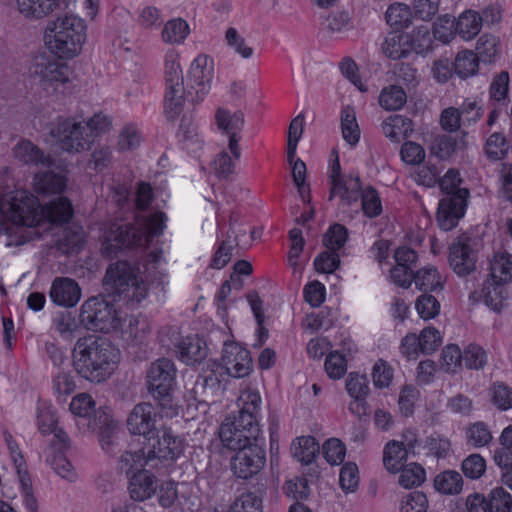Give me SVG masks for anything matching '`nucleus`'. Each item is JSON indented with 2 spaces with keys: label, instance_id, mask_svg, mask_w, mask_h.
<instances>
[{
  "label": "nucleus",
  "instance_id": "f257e3e1",
  "mask_svg": "<svg viewBox=\"0 0 512 512\" xmlns=\"http://www.w3.org/2000/svg\"><path fill=\"white\" fill-rule=\"evenodd\" d=\"M120 360V351L106 338L88 336L79 338L72 350L75 372L91 383L109 379Z\"/></svg>",
  "mask_w": 512,
  "mask_h": 512
},
{
  "label": "nucleus",
  "instance_id": "f03ea898",
  "mask_svg": "<svg viewBox=\"0 0 512 512\" xmlns=\"http://www.w3.org/2000/svg\"><path fill=\"white\" fill-rule=\"evenodd\" d=\"M166 219L163 212H156L149 217H137L135 224L112 225L102 243V254L113 257L123 249L144 246L149 238L163 233Z\"/></svg>",
  "mask_w": 512,
  "mask_h": 512
},
{
  "label": "nucleus",
  "instance_id": "7ed1b4c3",
  "mask_svg": "<svg viewBox=\"0 0 512 512\" xmlns=\"http://www.w3.org/2000/svg\"><path fill=\"white\" fill-rule=\"evenodd\" d=\"M86 39V22L75 14H65L49 21L44 34L47 49L65 60L77 57Z\"/></svg>",
  "mask_w": 512,
  "mask_h": 512
},
{
  "label": "nucleus",
  "instance_id": "20e7f679",
  "mask_svg": "<svg viewBox=\"0 0 512 512\" xmlns=\"http://www.w3.org/2000/svg\"><path fill=\"white\" fill-rule=\"evenodd\" d=\"M176 368L167 358H160L152 362L147 371L145 385L148 393L157 402L162 410H169L166 414H177L172 403V392L175 385Z\"/></svg>",
  "mask_w": 512,
  "mask_h": 512
},
{
  "label": "nucleus",
  "instance_id": "39448f33",
  "mask_svg": "<svg viewBox=\"0 0 512 512\" xmlns=\"http://www.w3.org/2000/svg\"><path fill=\"white\" fill-rule=\"evenodd\" d=\"M106 284L112 286L120 299L132 304L140 303L146 298L148 288L137 274V270L127 261H118L109 265L104 277Z\"/></svg>",
  "mask_w": 512,
  "mask_h": 512
},
{
  "label": "nucleus",
  "instance_id": "423d86ee",
  "mask_svg": "<svg viewBox=\"0 0 512 512\" xmlns=\"http://www.w3.org/2000/svg\"><path fill=\"white\" fill-rule=\"evenodd\" d=\"M29 73L47 92L55 93L59 86L69 82L68 66L46 53L33 57Z\"/></svg>",
  "mask_w": 512,
  "mask_h": 512
},
{
  "label": "nucleus",
  "instance_id": "0eeeda50",
  "mask_svg": "<svg viewBox=\"0 0 512 512\" xmlns=\"http://www.w3.org/2000/svg\"><path fill=\"white\" fill-rule=\"evenodd\" d=\"M61 149L69 153H79L90 148L93 143L92 133L87 126L76 118H59L50 130Z\"/></svg>",
  "mask_w": 512,
  "mask_h": 512
},
{
  "label": "nucleus",
  "instance_id": "6e6552de",
  "mask_svg": "<svg viewBox=\"0 0 512 512\" xmlns=\"http://www.w3.org/2000/svg\"><path fill=\"white\" fill-rule=\"evenodd\" d=\"M145 441L144 448L148 461L154 463L155 468L160 464L165 465L174 462L183 450L181 439L167 426H161L156 435H152Z\"/></svg>",
  "mask_w": 512,
  "mask_h": 512
},
{
  "label": "nucleus",
  "instance_id": "1a4fd4ad",
  "mask_svg": "<svg viewBox=\"0 0 512 512\" xmlns=\"http://www.w3.org/2000/svg\"><path fill=\"white\" fill-rule=\"evenodd\" d=\"M79 317L82 325L88 330L109 332L119 325L114 306L98 297H92L84 302Z\"/></svg>",
  "mask_w": 512,
  "mask_h": 512
},
{
  "label": "nucleus",
  "instance_id": "9d476101",
  "mask_svg": "<svg viewBox=\"0 0 512 512\" xmlns=\"http://www.w3.org/2000/svg\"><path fill=\"white\" fill-rule=\"evenodd\" d=\"M0 210L16 225L33 227L41 221V205L27 191H17L8 203L1 202Z\"/></svg>",
  "mask_w": 512,
  "mask_h": 512
},
{
  "label": "nucleus",
  "instance_id": "9b49d317",
  "mask_svg": "<svg viewBox=\"0 0 512 512\" xmlns=\"http://www.w3.org/2000/svg\"><path fill=\"white\" fill-rule=\"evenodd\" d=\"M219 437L225 447L231 450L260 444V425H254L239 417L227 418L221 424Z\"/></svg>",
  "mask_w": 512,
  "mask_h": 512
},
{
  "label": "nucleus",
  "instance_id": "f8f14e48",
  "mask_svg": "<svg viewBox=\"0 0 512 512\" xmlns=\"http://www.w3.org/2000/svg\"><path fill=\"white\" fill-rule=\"evenodd\" d=\"M215 125L220 134L227 138V146L235 160L241 157L239 142L245 125V115L241 110L231 111L218 107L215 111Z\"/></svg>",
  "mask_w": 512,
  "mask_h": 512
},
{
  "label": "nucleus",
  "instance_id": "ddd939ff",
  "mask_svg": "<svg viewBox=\"0 0 512 512\" xmlns=\"http://www.w3.org/2000/svg\"><path fill=\"white\" fill-rule=\"evenodd\" d=\"M235 451L231 459V470L236 477L250 479L265 466L266 453L261 444L237 448Z\"/></svg>",
  "mask_w": 512,
  "mask_h": 512
},
{
  "label": "nucleus",
  "instance_id": "4468645a",
  "mask_svg": "<svg viewBox=\"0 0 512 512\" xmlns=\"http://www.w3.org/2000/svg\"><path fill=\"white\" fill-rule=\"evenodd\" d=\"M159 417L160 415L150 402H140L133 407L127 417V429L132 435L142 436L146 440L156 435L159 429L157 427Z\"/></svg>",
  "mask_w": 512,
  "mask_h": 512
},
{
  "label": "nucleus",
  "instance_id": "2eb2a0df",
  "mask_svg": "<svg viewBox=\"0 0 512 512\" xmlns=\"http://www.w3.org/2000/svg\"><path fill=\"white\" fill-rule=\"evenodd\" d=\"M225 373L234 378H243L252 370L250 352L236 342H225L221 356Z\"/></svg>",
  "mask_w": 512,
  "mask_h": 512
},
{
  "label": "nucleus",
  "instance_id": "dca6fc26",
  "mask_svg": "<svg viewBox=\"0 0 512 512\" xmlns=\"http://www.w3.org/2000/svg\"><path fill=\"white\" fill-rule=\"evenodd\" d=\"M334 153L337 154L335 151ZM329 179L332 186L329 200H332L336 194L348 205L358 200L361 189L360 178L358 176L342 177L338 155L332 163Z\"/></svg>",
  "mask_w": 512,
  "mask_h": 512
},
{
  "label": "nucleus",
  "instance_id": "f3484780",
  "mask_svg": "<svg viewBox=\"0 0 512 512\" xmlns=\"http://www.w3.org/2000/svg\"><path fill=\"white\" fill-rule=\"evenodd\" d=\"M213 77V61L206 55H199L190 65L188 72V95L195 91L197 99H203L210 90Z\"/></svg>",
  "mask_w": 512,
  "mask_h": 512
},
{
  "label": "nucleus",
  "instance_id": "a211bd4d",
  "mask_svg": "<svg viewBox=\"0 0 512 512\" xmlns=\"http://www.w3.org/2000/svg\"><path fill=\"white\" fill-rule=\"evenodd\" d=\"M478 251L469 239L459 240L449 248V264L460 276H467L476 270Z\"/></svg>",
  "mask_w": 512,
  "mask_h": 512
},
{
  "label": "nucleus",
  "instance_id": "6ab92c4d",
  "mask_svg": "<svg viewBox=\"0 0 512 512\" xmlns=\"http://www.w3.org/2000/svg\"><path fill=\"white\" fill-rule=\"evenodd\" d=\"M463 196H444L438 205L437 222L444 231H450L457 226L458 221L464 216L467 202H463Z\"/></svg>",
  "mask_w": 512,
  "mask_h": 512
},
{
  "label": "nucleus",
  "instance_id": "aec40b11",
  "mask_svg": "<svg viewBox=\"0 0 512 512\" xmlns=\"http://www.w3.org/2000/svg\"><path fill=\"white\" fill-rule=\"evenodd\" d=\"M407 446L402 442L390 441L386 444L383 451V463L385 468L392 473H397L404 467L407 461L408 450L414 448L417 442L412 432L404 434Z\"/></svg>",
  "mask_w": 512,
  "mask_h": 512
},
{
  "label": "nucleus",
  "instance_id": "412c9836",
  "mask_svg": "<svg viewBox=\"0 0 512 512\" xmlns=\"http://www.w3.org/2000/svg\"><path fill=\"white\" fill-rule=\"evenodd\" d=\"M51 300L63 307L75 306L81 297V289L77 282L70 278H56L50 289Z\"/></svg>",
  "mask_w": 512,
  "mask_h": 512
},
{
  "label": "nucleus",
  "instance_id": "4be33fe9",
  "mask_svg": "<svg viewBox=\"0 0 512 512\" xmlns=\"http://www.w3.org/2000/svg\"><path fill=\"white\" fill-rule=\"evenodd\" d=\"M13 152L16 159L27 165L49 168L54 163L50 155H46L38 146L29 140L19 142L14 147Z\"/></svg>",
  "mask_w": 512,
  "mask_h": 512
},
{
  "label": "nucleus",
  "instance_id": "5701e85b",
  "mask_svg": "<svg viewBox=\"0 0 512 512\" xmlns=\"http://www.w3.org/2000/svg\"><path fill=\"white\" fill-rule=\"evenodd\" d=\"M156 477L149 471L135 472L129 480L128 491L134 501H145L156 492Z\"/></svg>",
  "mask_w": 512,
  "mask_h": 512
},
{
  "label": "nucleus",
  "instance_id": "b1692460",
  "mask_svg": "<svg viewBox=\"0 0 512 512\" xmlns=\"http://www.w3.org/2000/svg\"><path fill=\"white\" fill-rule=\"evenodd\" d=\"M238 401L241 405L238 416L254 425L259 424L262 399L258 391L245 389L241 392Z\"/></svg>",
  "mask_w": 512,
  "mask_h": 512
},
{
  "label": "nucleus",
  "instance_id": "393cba45",
  "mask_svg": "<svg viewBox=\"0 0 512 512\" xmlns=\"http://www.w3.org/2000/svg\"><path fill=\"white\" fill-rule=\"evenodd\" d=\"M383 134L392 142L398 143L402 138L409 137L413 132L411 119L403 115H392L382 123Z\"/></svg>",
  "mask_w": 512,
  "mask_h": 512
},
{
  "label": "nucleus",
  "instance_id": "a878e982",
  "mask_svg": "<svg viewBox=\"0 0 512 512\" xmlns=\"http://www.w3.org/2000/svg\"><path fill=\"white\" fill-rule=\"evenodd\" d=\"M179 358L187 365H194L206 357V344L197 337H186L177 346Z\"/></svg>",
  "mask_w": 512,
  "mask_h": 512
},
{
  "label": "nucleus",
  "instance_id": "bb28decb",
  "mask_svg": "<svg viewBox=\"0 0 512 512\" xmlns=\"http://www.w3.org/2000/svg\"><path fill=\"white\" fill-rule=\"evenodd\" d=\"M20 14L29 19H42L59 6V0H17Z\"/></svg>",
  "mask_w": 512,
  "mask_h": 512
},
{
  "label": "nucleus",
  "instance_id": "cd10ccee",
  "mask_svg": "<svg viewBox=\"0 0 512 512\" xmlns=\"http://www.w3.org/2000/svg\"><path fill=\"white\" fill-rule=\"evenodd\" d=\"M190 34V27L186 20L173 18L168 20L161 31V39L169 45H181Z\"/></svg>",
  "mask_w": 512,
  "mask_h": 512
},
{
  "label": "nucleus",
  "instance_id": "c85d7f7f",
  "mask_svg": "<svg viewBox=\"0 0 512 512\" xmlns=\"http://www.w3.org/2000/svg\"><path fill=\"white\" fill-rule=\"evenodd\" d=\"M72 214V204L64 197H58L45 207L41 206V217L45 216L52 223H66L71 219Z\"/></svg>",
  "mask_w": 512,
  "mask_h": 512
},
{
  "label": "nucleus",
  "instance_id": "c756f323",
  "mask_svg": "<svg viewBox=\"0 0 512 512\" xmlns=\"http://www.w3.org/2000/svg\"><path fill=\"white\" fill-rule=\"evenodd\" d=\"M188 94L184 86L166 87L165 115L168 120L174 121L182 113L185 105V95Z\"/></svg>",
  "mask_w": 512,
  "mask_h": 512
},
{
  "label": "nucleus",
  "instance_id": "7c9ffc66",
  "mask_svg": "<svg viewBox=\"0 0 512 512\" xmlns=\"http://www.w3.org/2000/svg\"><path fill=\"white\" fill-rule=\"evenodd\" d=\"M149 466L155 468L154 463L148 461L145 448L135 452L125 451L118 460V468L121 472L129 475L131 472L144 471V467Z\"/></svg>",
  "mask_w": 512,
  "mask_h": 512
},
{
  "label": "nucleus",
  "instance_id": "2f4dec72",
  "mask_svg": "<svg viewBox=\"0 0 512 512\" xmlns=\"http://www.w3.org/2000/svg\"><path fill=\"white\" fill-rule=\"evenodd\" d=\"M164 80L166 87L184 86L180 55L176 50L170 49L165 54Z\"/></svg>",
  "mask_w": 512,
  "mask_h": 512
},
{
  "label": "nucleus",
  "instance_id": "473e14b6",
  "mask_svg": "<svg viewBox=\"0 0 512 512\" xmlns=\"http://www.w3.org/2000/svg\"><path fill=\"white\" fill-rule=\"evenodd\" d=\"M413 281L416 288L423 291L424 294L443 289L442 277L438 270L432 266L418 270L413 276Z\"/></svg>",
  "mask_w": 512,
  "mask_h": 512
},
{
  "label": "nucleus",
  "instance_id": "72a5a7b5",
  "mask_svg": "<svg viewBox=\"0 0 512 512\" xmlns=\"http://www.w3.org/2000/svg\"><path fill=\"white\" fill-rule=\"evenodd\" d=\"M293 456L303 464H311L319 454V444L312 436H302L292 443Z\"/></svg>",
  "mask_w": 512,
  "mask_h": 512
},
{
  "label": "nucleus",
  "instance_id": "f704fd0d",
  "mask_svg": "<svg viewBox=\"0 0 512 512\" xmlns=\"http://www.w3.org/2000/svg\"><path fill=\"white\" fill-rule=\"evenodd\" d=\"M463 479L459 472L446 470L434 478V488L443 495H457L462 491Z\"/></svg>",
  "mask_w": 512,
  "mask_h": 512
},
{
  "label": "nucleus",
  "instance_id": "c9c22d12",
  "mask_svg": "<svg viewBox=\"0 0 512 512\" xmlns=\"http://www.w3.org/2000/svg\"><path fill=\"white\" fill-rule=\"evenodd\" d=\"M34 185L38 193L59 194L64 190L66 186V180L60 174L47 171L35 175Z\"/></svg>",
  "mask_w": 512,
  "mask_h": 512
},
{
  "label": "nucleus",
  "instance_id": "e433bc0d",
  "mask_svg": "<svg viewBox=\"0 0 512 512\" xmlns=\"http://www.w3.org/2000/svg\"><path fill=\"white\" fill-rule=\"evenodd\" d=\"M490 276L493 283L503 285L512 280V256L496 254L490 262Z\"/></svg>",
  "mask_w": 512,
  "mask_h": 512
},
{
  "label": "nucleus",
  "instance_id": "4c0bfd02",
  "mask_svg": "<svg viewBox=\"0 0 512 512\" xmlns=\"http://www.w3.org/2000/svg\"><path fill=\"white\" fill-rule=\"evenodd\" d=\"M47 461L53 468V470L62 478L68 481H74L77 474L70 463V461L64 455V452H56L55 443L50 444L47 449Z\"/></svg>",
  "mask_w": 512,
  "mask_h": 512
},
{
  "label": "nucleus",
  "instance_id": "58836bf2",
  "mask_svg": "<svg viewBox=\"0 0 512 512\" xmlns=\"http://www.w3.org/2000/svg\"><path fill=\"white\" fill-rule=\"evenodd\" d=\"M512 506L511 495L502 487L494 488L486 500L482 496V510L484 512H510Z\"/></svg>",
  "mask_w": 512,
  "mask_h": 512
},
{
  "label": "nucleus",
  "instance_id": "ea45409f",
  "mask_svg": "<svg viewBox=\"0 0 512 512\" xmlns=\"http://www.w3.org/2000/svg\"><path fill=\"white\" fill-rule=\"evenodd\" d=\"M341 131L343 139L351 146H355L360 140V128L356 120L353 107L346 106L341 111Z\"/></svg>",
  "mask_w": 512,
  "mask_h": 512
},
{
  "label": "nucleus",
  "instance_id": "a19ab883",
  "mask_svg": "<svg viewBox=\"0 0 512 512\" xmlns=\"http://www.w3.org/2000/svg\"><path fill=\"white\" fill-rule=\"evenodd\" d=\"M462 179L459 172L455 169H449L446 174L439 178L438 184L444 196H463V202H467L469 191L466 188H461L460 184Z\"/></svg>",
  "mask_w": 512,
  "mask_h": 512
},
{
  "label": "nucleus",
  "instance_id": "79ce46f5",
  "mask_svg": "<svg viewBox=\"0 0 512 512\" xmlns=\"http://www.w3.org/2000/svg\"><path fill=\"white\" fill-rule=\"evenodd\" d=\"M456 32L464 40H471L480 33V17L472 10L464 11L456 21Z\"/></svg>",
  "mask_w": 512,
  "mask_h": 512
},
{
  "label": "nucleus",
  "instance_id": "37998d69",
  "mask_svg": "<svg viewBox=\"0 0 512 512\" xmlns=\"http://www.w3.org/2000/svg\"><path fill=\"white\" fill-rule=\"evenodd\" d=\"M407 100L406 92L399 85L385 87L379 96V104L385 110H398L404 106Z\"/></svg>",
  "mask_w": 512,
  "mask_h": 512
},
{
  "label": "nucleus",
  "instance_id": "c03bdc74",
  "mask_svg": "<svg viewBox=\"0 0 512 512\" xmlns=\"http://www.w3.org/2000/svg\"><path fill=\"white\" fill-rule=\"evenodd\" d=\"M411 9L404 3H394L386 11L385 19L387 24L396 30L406 28L410 24Z\"/></svg>",
  "mask_w": 512,
  "mask_h": 512
},
{
  "label": "nucleus",
  "instance_id": "a18cd8bd",
  "mask_svg": "<svg viewBox=\"0 0 512 512\" xmlns=\"http://www.w3.org/2000/svg\"><path fill=\"white\" fill-rule=\"evenodd\" d=\"M479 66L478 56L470 50H465L458 53L455 62V73L461 78H467L474 75Z\"/></svg>",
  "mask_w": 512,
  "mask_h": 512
},
{
  "label": "nucleus",
  "instance_id": "49530a36",
  "mask_svg": "<svg viewBox=\"0 0 512 512\" xmlns=\"http://www.w3.org/2000/svg\"><path fill=\"white\" fill-rule=\"evenodd\" d=\"M363 213L369 218H375L382 213V204L379 194L372 186L359 191Z\"/></svg>",
  "mask_w": 512,
  "mask_h": 512
},
{
  "label": "nucleus",
  "instance_id": "de8ad7c7",
  "mask_svg": "<svg viewBox=\"0 0 512 512\" xmlns=\"http://www.w3.org/2000/svg\"><path fill=\"white\" fill-rule=\"evenodd\" d=\"M399 472V484L407 489L419 486L425 480L424 468L415 463L404 466Z\"/></svg>",
  "mask_w": 512,
  "mask_h": 512
},
{
  "label": "nucleus",
  "instance_id": "09e8293b",
  "mask_svg": "<svg viewBox=\"0 0 512 512\" xmlns=\"http://www.w3.org/2000/svg\"><path fill=\"white\" fill-rule=\"evenodd\" d=\"M441 365L445 372L456 373L462 366V353L458 345L449 344L441 353Z\"/></svg>",
  "mask_w": 512,
  "mask_h": 512
},
{
  "label": "nucleus",
  "instance_id": "8fccbe9b",
  "mask_svg": "<svg viewBox=\"0 0 512 512\" xmlns=\"http://www.w3.org/2000/svg\"><path fill=\"white\" fill-rule=\"evenodd\" d=\"M141 136L136 126L125 125L118 136L117 148L119 151H131L140 146Z\"/></svg>",
  "mask_w": 512,
  "mask_h": 512
},
{
  "label": "nucleus",
  "instance_id": "3c124183",
  "mask_svg": "<svg viewBox=\"0 0 512 512\" xmlns=\"http://www.w3.org/2000/svg\"><path fill=\"white\" fill-rule=\"evenodd\" d=\"M508 143L500 133L492 134L485 145V153L492 161L501 160L508 152Z\"/></svg>",
  "mask_w": 512,
  "mask_h": 512
},
{
  "label": "nucleus",
  "instance_id": "603ef678",
  "mask_svg": "<svg viewBox=\"0 0 512 512\" xmlns=\"http://www.w3.org/2000/svg\"><path fill=\"white\" fill-rule=\"evenodd\" d=\"M347 229L341 224H334L323 236V244L333 251L341 249L347 241Z\"/></svg>",
  "mask_w": 512,
  "mask_h": 512
},
{
  "label": "nucleus",
  "instance_id": "864d4df0",
  "mask_svg": "<svg viewBox=\"0 0 512 512\" xmlns=\"http://www.w3.org/2000/svg\"><path fill=\"white\" fill-rule=\"evenodd\" d=\"M230 512H262V500L254 493H244L235 499Z\"/></svg>",
  "mask_w": 512,
  "mask_h": 512
},
{
  "label": "nucleus",
  "instance_id": "5fc2aeb1",
  "mask_svg": "<svg viewBox=\"0 0 512 512\" xmlns=\"http://www.w3.org/2000/svg\"><path fill=\"white\" fill-rule=\"evenodd\" d=\"M419 316L424 320L435 318L440 311V303L435 296L430 294L421 295L415 304Z\"/></svg>",
  "mask_w": 512,
  "mask_h": 512
},
{
  "label": "nucleus",
  "instance_id": "6e6d98bb",
  "mask_svg": "<svg viewBox=\"0 0 512 512\" xmlns=\"http://www.w3.org/2000/svg\"><path fill=\"white\" fill-rule=\"evenodd\" d=\"M346 390L352 398L367 397L369 394V381L365 375L350 373L346 379Z\"/></svg>",
  "mask_w": 512,
  "mask_h": 512
},
{
  "label": "nucleus",
  "instance_id": "4d7b16f0",
  "mask_svg": "<svg viewBox=\"0 0 512 512\" xmlns=\"http://www.w3.org/2000/svg\"><path fill=\"white\" fill-rule=\"evenodd\" d=\"M419 340L420 351L423 354H431L435 352L442 343V337L439 330L431 326L426 327L421 331Z\"/></svg>",
  "mask_w": 512,
  "mask_h": 512
},
{
  "label": "nucleus",
  "instance_id": "13d9d810",
  "mask_svg": "<svg viewBox=\"0 0 512 512\" xmlns=\"http://www.w3.org/2000/svg\"><path fill=\"white\" fill-rule=\"evenodd\" d=\"M484 290L486 291L484 295L485 304L493 311L499 312L506 298L504 286L492 282L485 285Z\"/></svg>",
  "mask_w": 512,
  "mask_h": 512
},
{
  "label": "nucleus",
  "instance_id": "bf43d9fd",
  "mask_svg": "<svg viewBox=\"0 0 512 512\" xmlns=\"http://www.w3.org/2000/svg\"><path fill=\"white\" fill-rule=\"evenodd\" d=\"M402 39V35L398 34L397 32L390 33L385 38V41L382 45L384 54L394 60L405 57L408 53V50L403 47Z\"/></svg>",
  "mask_w": 512,
  "mask_h": 512
},
{
  "label": "nucleus",
  "instance_id": "052dcab7",
  "mask_svg": "<svg viewBox=\"0 0 512 512\" xmlns=\"http://www.w3.org/2000/svg\"><path fill=\"white\" fill-rule=\"evenodd\" d=\"M339 482L346 492H354L358 487L359 473L355 463L347 462L340 470Z\"/></svg>",
  "mask_w": 512,
  "mask_h": 512
},
{
  "label": "nucleus",
  "instance_id": "680f3d73",
  "mask_svg": "<svg viewBox=\"0 0 512 512\" xmlns=\"http://www.w3.org/2000/svg\"><path fill=\"white\" fill-rule=\"evenodd\" d=\"M428 499L421 491L408 493L401 503V512H427Z\"/></svg>",
  "mask_w": 512,
  "mask_h": 512
},
{
  "label": "nucleus",
  "instance_id": "e2e57ef3",
  "mask_svg": "<svg viewBox=\"0 0 512 512\" xmlns=\"http://www.w3.org/2000/svg\"><path fill=\"white\" fill-rule=\"evenodd\" d=\"M432 37L426 26L415 29L411 35V47L417 54H425L432 49Z\"/></svg>",
  "mask_w": 512,
  "mask_h": 512
},
{
  "label": "nucleus",
  "instance_id": "0e129e2a",
  "mask_svg": "<svg viewBox=\"0 0 512 512\" xmlns=\"http://www.w3.org/2000/svg\"><path fill=\"white\" fill-rule=\"evenodd\" d=\"M340 265V257L337 251L327 250L318 255L314 260V267L319 273H333Z\"/></svg>",
  "mask_w": 512,
  "mask_h": 512
},
{
  "label": "nucleus",
  "instance_id": "69168bd1",
  "mask_svg": "<svg viewBox=\"0 0 512 512\" xmlns=\"http://www.w3.org/2000/svg\"><path fill=\"white\" fill-rule=\"evenodd\" d=\"M325 370L332 379H340L347 371L344 356L338 351L331 352L325 360Z\"/></svg>",
  "mask_w": 512,
  "mask_h": 512
},
{
  "label": "nucleus",
  "instance_id": "338daca9",
  "mask_svg": "<svg viewBox=\"0 0 512 512\" xmlns=\"http://www.w3.org/2000/svg\"><path fill=\"white\" fill-rule=\"evenodd\" d=\"M95 407V402L87 393H80L73 397L69 409L72 414L79 417H88Z\"/></svg>",
  "mask_w": 512,
  "mask_h": 512
},
{
  "label": "nucleus",
  "instance_id": "774afa93",
  "mask_svg": "<svg viewBox=\"0 0 512 512\" xmlns=\"http://www.w3.org/2000/svg\"><path fill=\"white\" fill-rule=\"evenodd\" d=\"M491 400L501 410L512 408V389L503 383H496L491 388Z\"/></svg>",
  "mask_w": 512,
  "mask_h": 512
}]
</instances>
